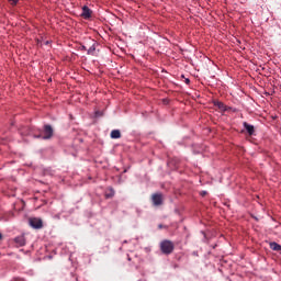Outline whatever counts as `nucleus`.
I'll list each match as a JSON object with an SVG mask.
<instances>
[{
	"label": "nucleus",
	"instance_id": "obj_3",
	"mask_svg": "<svg viewBox=\"0 0 281 281\" xmlns=\"http://www.w3.org/2000/svg\"><path fill=\"white\" fill-rule=\"evenodd\" d=\"M214 106H216L222 113H227L228 111H233L235 113L236 109L232 106L225 105L222 101L215 100L213 101Z\"/></svg>",
	"mask_w": 281,
	"mask_h": 281
},
{
	"label": "nucleus",
	"instance_id": "obj_21",
	"mask_svg": "<svg viewBox=\"0 0 281 281\" xmlns=\"http://www.w3.org/2000/svg\"><path fill=\"white\" fill-rule=\"evenodd\" d=\"M158 227L161 229L164 226L160 224Z\"/></svg>",
	"mask_w": 281,
	"mask_h": 281
},
{
	"label": "nucleus",
	"instance_id": "obj_13",
	"mask_svg": "<svg viewBox=\"0 0 281 281\" xmlns=\"http://www.w3.org/2000/svg\"><path fill=\"white\" fill-rule=\"evenodd\" d=\"M104 115V112L100 111V110H97L94 112V117H102Z\"/></svg>",
	"mask_w": 281,
	"mask_h": 281
},
{
	"label": "nucleus",
	"instance_id": "obj_23",
	"mask_svg": "<svg viewBox=\"0 0 281 281\" xmlns=\"http://www.w3.org/2000/svg\"><path fill=\"white\" fill-rule=\"evenodd\" d=\"M181 78H186V76L181 75Z\"/></svg>",
	"mask_w": 281,
	"mask_h": 281
},
{
	"label": "nucleus",
	"instance_id": "obj_14",
	"mask_svg": "<svg viewBox=\"0 0 281 281\" xmlns=\"http://www.w3.org/2000/svg\"><path fill=\"white\" fill-rule=\"evenodd\" d=\"M80 50H81V52H87V50H88V49H87V46L81 45V46H80Z\"/></svg>",
	"mask_w": 281,
	"mask_h": 281
},
{
	"label": "nucleus",
	"instance_id": "obj_18",
	"mask_svg": "<svg viewBox=\"0 0 281 281\" xmlns=\"http://www.w3.org/2000/svg\"><path fill=\"white\" fill-rule=\"evenodd\" d=\"M45 45H49V41H46V42H45Z\"/></svg>",
	"mask_w": 281,
	"mask_h": 281
},
{
	"label": "nucleus",
	"instance_id": "obj_2",
	"mask_svg": "<svg viewBox=\"0 0 281 281\" xmlns=\"http://www.w3.org/2000/svg\"><path fill=\"white\" fill-rule=\"evenodd\" d=\"M35 139H52L54 137V127L49 124L44 125L43 135H34Z\"/></svg>",
	"mask_w": 281,
	"mask_h": 281
},
{
	"label": "nucleus",
	"instance_id": "obj_22",
	"mask_svg": "<svg viewBox=\"0 0 281 281\" xmlns=\"http://www.w3.org/2000/svg\"><path fill=\"white\" fill-rule=\"evenodd\" d=\"M1 238H3V235H2V234H0V240H1Z\"/></svg>",
	"mask_w": 281,
	"mask_h": 281
},
{
	"label": "nucleus",
	"instance_id": "obj_7",
	"mask_svg": "<svg viewBox=\"0 0 281 281\" xmlns=\"http://www.w3.org/2000/svg\"><path fill=\"white\" fill-rule=\"evenodd\" d=\"M14 243H15V245H18V247H25V236L20 235L18 237H15Z\"/></svg>",
	"mask_w": 281,
	"mask_h": 281
},
{
	"label": "nucleus",
	"instance_id": "obj_17",
	"mask_svg": "<svg viewBox=\"0 0 281 281\" xmlns=\"http://www.w3.org/2000/svg\"><path fill=\"white\" fill-rule=\"evenodd\" d=\"M186 85H190V78L184 79Z\"/></svg>",
	"mask_w": 281,
	"mask_h": 281
},
{
	"label": "nucleus",
	"instance_id": "obj_4",
	"mask_svg": "<svg viewBox=\"0 0 281 281\" xmlns=\"http://www.w3.org/2000/svg\"><path fill=\"white\" fill-rule=\"evenodd\" d=\"M29 225L33 229H43V220H41V217H31L29 220Z\"/></svg>",
	"mask_w": 281,
	"mask_h": 281
},
{
	"label": "nucleus",
	"instance_id": "obj_19",
	"mask_svg": "<svg viewBox=\"0 0 281 281\" xmlns=\"http://www.w3.org/2000/svg\"><path fill=\"white\" fill-rule=\"evenodd\" d=\"M119 183H122V178L119 179Z\"/></svg>",
	"mask_w": 281,
	"mask_h": 281
},
{
	"label": "nucleus",
	"instance_id": "obj_8",
	"mask_svg": "<svg viewBox=\"0 0 281 281\" xmlns=\"http://www.w3.org/2000/svg\"><path fill=\"white\" fill-rule=\"evenodd\" d=\"M81 16L83 19H91V9H89L87 5H83Z\"/></svg>",
	"mask_w": 281,
	"mask_h": 281
},
{
	"label": "nucleus",
	"instance_id": "obj_12",
	"mask_svg": "<svg viewBox=\"0 0 281 281\" xmlns=\"http://www.w3.org/2000/svg\"><path fill=\"white\" fill-rule=\"evenodd\" d=\"M115 196V190L113 188H110V192L105 193V199H113Z\"/></svg>",
	"mask_w": 281,
	"mask_h": 281
},
{
	"label": "nucleus",
	"instance_id": "obj_15",
	"mask_svg": "<svg viewBox=\"0 0 281 281\" xmlns=\"http://www.w3.org/2000/svg\"><path fill=\"white\" fill-rule=\"evenodd\" d=\"M207 195V191H201L200 192V196H206Z\"/></svg>",
	"mask_w": 281,
	"mask_h": 281
},
{
	"label": "nucleus",
	"instance_id": "obj_20",
	"mask_svg": "<svg viewBox=\"0 0 281 281\" xmlns=\"http://www.w3.org/2000/svg\"><path fill=\"white\" fill-rule=\"evenodd\" d=\"M126 243H128V241H127V240H124V241H123V245H126Z\"/></svg>",
	"mask_w": 281,
	"mask_h": 281
},
{
	"label": "nucleus",
	"instance_id": "obj_6",
	"mask_svg": "<svg viewBox=\"0 0 281 281\" xmlns=\"http://www.w3.org/2000/svg\"><path fill=\"white\" fill-rule=\"evenodd\" d=\"M243 126L245 128V131L247 132L248 135H254V133H256V127L247 122L243 123Z\"/></svg>",
	"mask_w": 281,
	"mask_h": 281
},
{
	"label": "nucleus",
	"instance_id": "obj_1",
	"mask_svg": "<svg viewBox=\"0 0 281 281\" xmlns=\"http://www.w3.org/2000/svg\"><path fill=\"white\" fill-rule=\"evenodd\" d=\"M160 251L165 256H170L175 251V244L168 239H165L160 243Z\"/></svg>",
	"mask_w": 281,
	"mask_h": 281
},
{
	"label": "nucleus",
	"instance_id": "obj_11",
	"mask_svg": "<svg viewBox=\"0 0 281 281\" xmlns=\"http://www.w3.org/2000/svg\"><path fill=\"white\" fill-rule=\"evenodd\" d=\"M270 249H272V251H281V246L280 244L272 241L270 243Z\"/></svg>",
	"mask_w": 281,
	"mask_h": 281
},
{
	"label": "nucleus",
	"instance_id": "obj_16",
	"mask_svg": "<svg viewBox=\"0 0 281 281\" xmlns=\"http://www.w3.org/2000/svg\"><path fill=\"white\" fill-rule=\"evenodd\" d=\"M12 5H16V3H19V0H10Z\"/></svg>",
	"mask_w": 281,
	"mask_h": 281
},
{
	"label": "nucleus",
	"instance_id": "obj_9",
	"mask_svg": "<svg viewBox=\"0 0 281 281\" xmlns=\"http://www.w3.org/2000/svg\"><path fill=\"white\" fill-rule=\"evenodd\" d=\"M110 137L111 139H120V137H122V132H120V130H113Z\"/></svg>",
	"mask_w": 281,
	"mask_h": 281
},
{
	"label": "nucleus",
	"instance_id": "obj_5",
	"mask_svg": "<svg viewBox=\"0 0 281 281\" xmlns=\"http://www.w3.org/2000/svg\"><path fill=\"white\" fill-rule=\"evenodd\" d=\"M151 202H153V205H155L156 207H159V205L164 204V195L161 193H154L151 195Z\"/></svg>",
	"mask_w": 281,
	"mask_h": 281
},
{
	"label": "nucleus",
	"instance_id": "obj_10",
	"mask_svg": "<svg viewBox=\"0 0 281 281\" xmlns=\"http://www.w3.org/2000/svg\"><path fill=\"white\" fill-rule=\"evenodd\" d=\"M89 56H95V42L87 49Z\"/></svg>",
	"mask_w": 281,
	"mask_h": 281
}]
</instances>
